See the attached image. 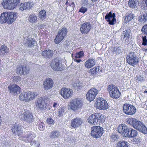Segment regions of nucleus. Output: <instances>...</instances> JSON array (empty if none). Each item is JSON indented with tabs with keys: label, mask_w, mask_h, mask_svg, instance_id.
Segmentation results:
<instances>
[{
	"label": "nucleus",
	"mask_w": 147,
	"mask_h": 147,
	"mask_svg": "<svg viewBox=\"0 0 147 147\" xmlns=\"http://www.w3.org/2000/svg\"><path fill=\"white\" fill-rule=\"evenodd\" d=\"M146 50L147 51V49Z\"/></svg>",
	"instance_id": "0e129e2a"
},
{
	"label": "nucleus",
	"mask_w": 147,
	"mask_h": 147,
	"mask_svg": "<svg viewBox=\"0 0 147 147\" xmlns=\"http://www.w3.org/2000/svg\"><path fill=\"white\" fill-rule=\"evenodd\" d=\"M142 45H146L147 43V39L145 36H143L142 37Z\"/></svg>",
	"instance_id": "3c124183"
},
{
	"label": "nucleus",
	"mask_w": 147,
	"mask_h": 147,
	"mask_svg": "<svg viewBox=\"0 0 147 147\" xmlns=\"http://www.w3.org/2000/svg\"><path fill=\"white\" fill-rule=\"evenodd\" d=\"M19 115L21 119L28 123H31L34 121L33 115L29 110H24L23 114L20 113Z\"/></svg>",
	"instance_id": "0eeeda50"
},
{
	"label": "nucleus",
	"mask_w": 147,
	"mask_h": 147,
	"mask_svg": "<svg viewBox=\"0 0 147 147\" xmlns=\"http://www.w3.org/2000/svg\"><path fill=\"white\" fill-rule=\"evenodd\" d=\"M111 139L112 140V141H115L117 139V137L116 134H112L111 136Z\"/></svg>",
	"instance_id": "603ef678"
},
{
	"label": "nucleus",
	"mask_w": 147,
	"mask_h": 147,
	"mask_svg": "<svg viewBox=\"0 0 147 147\" xmlns=\"http://www.w3.org/2000/svg\"><path fill=\"white\" fill-rule=\"evenodd\" d=\"M45 100H44L43 98H40L38 99L37 100V104L38 106L37 107V109H39L41 111L44 110L45 108L47 109L48 108V107L46 106L45 107Z\"/></svg>",
	"instance_id": "5701e85b"
},
{
	"label": "nucleus",
	"mask_w": 147,
	"mask_h": 147,
	"mask_svg": "<svg viewBox=\"0 0 147 147\" xmlns=\"http://www.w3.org/2000/svg\"><path fill=\"white\" fill-rule=\"evenodd\" d=\"M138 134L137 130L131 128L129 127L126 137L130 138H133L136 136Z\"/></svg>",
	"instance_id": "393cba45"
},
{
	"label": "nucleus",
	"mask_w": 147,
	"mask_h": 147,
	"mask_svg": "<svg viewBox=\"0 0 147 147\" xmlns=\"http://www.w3.org/2000/svg\"><path fill=\"white\" fill-rule=\"evenodd\" d=\"M42 55L44 57L49 58L53 55V52L50 50H46L42 52Z\"/></svg>",
	"instance_id": "c85d7f7f"
},
{
	"label": "nucleus",
	"mask_w": 147,
	"mask_h": 147,
	"mask_svg": "<svg viewBox=\"0 0 147 147\" xmlns=\"http://www.w3.org/2000/svg\"><path fill=\"white\" fill-rule=\"evenodd\" d=\"M127 122L134 128L137 129L140 125L142 123L137 119L134 118H129L127 120Z\"/></svg>",
	"instance_id": "aec40b11"
},
{
	"label": "nucleus",
	"mask_w": 147,
	"mask_h": 147,
	"mask_svg": "<svg viewBox=\"0 0 147 147\" xmlns=\"http://www.w3.org/2000/svg\"><path fill=\"white\" fill-rule=\"evenodd\" d=\"M130 30L128 28H126L123 32V35L124 38H128L130 36Z\"/></svg>",
	"instance_id": "58836bf2"
},
{
	"label": "nucleus",
	"mask_w": 147,
	"mask_h": 147,
	"mask_svg": "<svg viewBox=\"0 0 147 147\" xmlns=\"http://www.w3.org/2000/svg\"><path fill=\"white\" fill-rule=\"evenodd\" d=\"M102 105L99 107V109L100 110L107 109L109 108V105L107 102L105 100H102Z\"/></svg>",
	"instance_id": "c9c22d12"
},
{
	"label": "nucleus",
	"mask_w": 147,
	"mask_h": 147,
	"mask_svg": "<svg viewBox=\"0 0 147 147\" xmlns=\"http://www.w3.org/2000/svg\"><path fill=\"white\" fill-rule=\"evenodd\" d=\"M95 63V60L92 58H90L86 61L84 66L86 68L88 69L92 67Z\"/></svg>",
	"instance_id": "a878e982"
},
{
	"label": "nucleus",
	"mask_w": 147,
	"mask_h": 147,
	"mask_svg": "<svg viewBox=\"0 0 147 147\" xmlns=\"http://www.w3.org/2000/svg\"><path fill=\"white\" fill-rule=\"evenodd\" d=\"M38 17L42 20L45 19L46 11L45 10H43L40 11L38 14Z\"/></svg>",
	"instance_id": "ea45409f"
},
{
	"label": "nucleus",
	"mask_w": 147,
	"mask_h": 147,
	"mask_svg": "<svg viewBox=\"0 0 147 147\" xmlns=\"http://www.w3.org/2000/svg\"><path fill=\"white\" fill-rule=\"evenodd\" d=\"M115 15L114 13H112L111 11L106 15L105 19L109 22L110 25H114L116 22V19L115 18Z\"/></svg>",
	"instance_id": "dca6fc26"
},
{
	"label": "nucleus",
	"mask_w": 147,
	"mask_h": 147,
	"mask_svg": "<svg viewBox=\"0 0 147 147\" xmlns=\"http://www.w3.org/2000/svg\"><path fill=\"white\" fill-rule=\"evenodd\" d=\"M60 92L61 95L65 98L71 97L73 94L71 89L65 87L62 88Z\"/></svg>",
	"instance_id": "2eb2a0df"
},
{
	"label": "nucleus",
	"mask_w": 147,
	"mask_h": 147,
	"mask_svg": "<svg viewBox=\"0 0 147 147\" xmlns=\"http://www.w3.org/2000/svg\"><path fill=\"white\" fill-rule=\"evenodd\" d=\"M84 52L83 51H80L76 53L75 56L76 58H80L84 56Z\"/></svg>",
	"instance_id": "a18cd8bd"
},
{
	"label": "nucleus",
	"mask_w": 147,
	"mask_h": 147,
	"mask_svg": "<svg viewBox=\"0 0 147 147\" xmlns=\"http://www.w3.org/2000/svg\"><path fill=\"white\" fill-rule=\"evenodd\" d=\"M36 95L34 92L29 91L26 92H23L19 96V100L22 101L28 102L34 99Z\"/></svg>",
	"instance_id": "7ed1b4c3"
},
{
	"label": "nucleus",
	"mask_w": 147,
	"mask_h": 147,
	"mask_svg": "<svg viewBox=\"0 0 147 147\" xmlns=\"http://www.w3.org/2000/svg\"><path fill=\"white\" fill-rule=\"evenodd\" d=\"M46 121L47 123L50 125H53L55 123L54 120L50 117L48 118Z\"/></svg>",
	"instance_id": "de8ad7c7"
},
{
	"label": "nucleus",
	"mask_w": 147,
	"mask_h": 147,
	"mask_svg": "<svg viewBox=\"0 0 147 147\" xmlns=\"http://www.w3.org/2000/svg\"><path fill=\"white\" fill-rule=\"evenodd\" d=\"M137 129L144 134H146L147 133V129L146 126L142 123Z\"/></svg>",
	"instance_id": "473e14b6"
},
{
	"label": "nucleus",
	"mask_w": 147,
	"mask_h": 147,
	"mask_svg": "<svg viewBox=\"0 0 147 147\" xmlns=\"http://www.w3.org/2000/svg\"><path fill=\"white\" fill-rule=\"evenodd\" d=\"M147 20V13L143 12L138 18V21L142 23H144Z\"/></svg>",
	"instance_id": "c756f323"
},
{
	"label": "nucleus",
	"mask_w": 147,
	"mask_h": 147,
	"mask_svg": "<svg viewBox=\"0 0 147 147\" xmlns=\"http://www.w3.org/2000/svg\"><path fill=\"white\" fill-rule=\"evenodd\" d=\"M67 32V29L65 28H62L61 30H59L54 40L55 43H59L65 36Z\"/></svg>",
	"instance_id": "9b49d317"
},
{
	"label": "nucleus",
	"mask_w": 147,
	"mask_h": 147,
	"mask_svg": "<svg viewBox=\"0 0 147 147\" xmlns=\"http://www.w3.org/2000/svg\"><path fill=\"white\" fill-rule=\"evenodd\" d=\"M30 71V68L27 66H19L16 69V72L20 75H26Z\"/></svg>",
	"instance_id": "f3484780"
},
{
	"label": "nucleus",
	"mask_w": 147,
	"mask_h": 147,
	"mask_svg": "<svg viewBox=\"0 0 147 147\" xmlns=\"http://www.w3.org/2000/svg\"><path fill=\"white\" fill-rule=\"evenodd\" d=\"M145 4L146 6H147V0H146L145 1Z\"/></svg>",
	"instance_id": "052dcab7"
},
{
	"label": "nucleus",
	"mask_w": 147,
	"mask_h": 147,
	"mask_svg": "<svg viewBox=\"0 0 147 147\" xmlns=\"http://www.w3.org/2000/svg\"><path fill=\"white\" fill-rule=\"evenodd\" d=\"M21 126L18 124H13L11 129L12 132L15 135L19 136V139L26 143L30 142L31 145L36 144V142L33 140V139L36 137V134L31 131L25 132L23 135V132L21 130Z\"/></svg>",
	"instance_id": "f257e3e1"
},
{
	"label": "nucleus",
	"mask_w": 147,
	"mask_h": 147,
	"mask_svg": "<svg viewBox=\"0 0 147 147\" xmlns=\"http://www.w3.org/2000/svg\"><path fill=\"white\" fill-rule=\"evenodd\" d=\"M128 128L129 127L126 126L122 124L117 127V131L123 137H125Z\"/></svg>",
	"instance_id": "4be33fe9"
},
{
	"label": "nucleus",
	"mask_w": 147,
	"mask_h": 147,
	"mask_svg": "<svg viewBox=\"0 0 147 147\" xmlns=\"http://www.w3.org/2000/svg\"><path fill=\"white\" fill-rule=\"evenodd\" d=\"M58 106V104H57V103L55 102L53 105V107L54 108V109H55Z\"/></svg>",
	"instance_id": "6e6d98bb"
},
{
	"label": "nucleus",
	"mask_w": 147,
	"mask_h": 147,
	"mask_svg": "<svg viewBox=\"0 0 147 147\" xmlns=\"http://www.w3.org/2000/svg\"><path fill=\"white\" fill-rule=\"evenodd\" d=\"M51 67L55 70H60L62 67L61 61L57 58L54 59L51 64Z\"/></svg>",
	"instance_id": "a211bd4d"
},
{
	"label": "nucleus",
	"mask_w": 147,
	"mask_h": 147,
	"mask_svg": "<svg viewBox=\"0 0 147 147\" xmlns=\"http://www.w3.org/2000/svg\"><path fill=\"white\" fill-rule=\"evenodd\" d=\"M129 143L126 141H120L117 144V147H128Z\"/></svg>",
	"instance_id": "4c0bfd02"
},
{
	"label": "nucleus",
	"mask_w": 147,
	"mask_h": 147,
	"mask_svg": "<svg viewBox=\"0 0 147 147\" xmlns=\"http://www.w3.org/2000/svg\"><path fill=\"white\" fill-rule=\"evenodd\" d=\"M108 90L110 96L113 98H117L120 95L121 93L119 90L114 85L111 84L109 85L108 87Z\"/></svg>",
	"instance_id": "423d86ee"
},
{
	"label": "nucleus",
	"mask_w": 147,
	"mask_h": 147,
	"mask_svg": "<svg viewBox=\"0 0 147 147\" xmlns=\"http://www.w3.org/2000/svg\"><path fill=\"white\" fill-rule=\"evenodd\" d=\"M144 93H147V91H146V90H145V91H144Z\"/></svg>",
	"instance_id": "680f3d73"
},
{
	"label": "nucleus",
	"mask_w": 147,
	"mask_h": 147,
	"mask_svg": "<svg viewBox=\"0 0 147 147\" xmlns=\"http://www.w3.org/2000/svg\"><path fill=\"white\" fill-rule=\"evenodd\" d=\"M19 78V77L18 76H14L13 77V81L15 82H18V80Z\"/></svg>",
	"instance_id": "5fc2aeb1"
},
{
	"label": "nucleus",
	"mask_w": 147,
	"mask_h": 147,
	"mask_svg": "<svg viewBox=\"0 0 147 147\" xmlns=\"http://www.w3.org/2000/svg\"><path fill=\"white\" fill-rule=\"evenodd\" d=\"M134 17L135 16L133 14L130 13L125 18V19H127L128 21H129L132 20Z\"/></svg>",
	"instance_id": "c03bdc74"
},
{
	"label": "nucleus",
	"mask_w": 147,
	"mask_h": 147,
	"mask_svg": "<svg viewBox=\"0 0 147 147\" xmlns=\"http://www.w3.org/2000/svg\"><path fill=\"white\" fill-rule=\"evenodd\" d=\"M102 69H100V68L98 67H94L92 69H91L89 71V73L92 76L98 74L100 71L102 72Z\"/></svg>",
	"instance_id": "2f4dec72"
},
{
	"label": "nucleus",
	"mask_w": 147,
	"mask_h": 147,
	"mask_svg": "<svg viewBox=\"0 0 147 147\" xmlns=\"http://www.w3.org/2000/svg\"><path fill=\"white\" fill-rule=\"evenodd\" d=\"M35 42L36 41L33 38H28L26 41V43L28 47H32L34 46Z\"/></svg>",
	"instance_id": "72a5a7b5"
},
{
	"label": "nucleus",
	"mask_w": 147,
	"mask_h": 147,
	"mask_svg": "<svg viewBox=\"0 0 147 147\" xmlns=\"http://www.w3.org/2000/svg\"><path fill=\"white\" fill-rule=\"evenodd\" d=\"M9 52V49L4 44L2 45L0 48V55L4 56L5 54Z\"/></svg>",
	"instance_id": "cd10ccee"
},
{
	"label": "nucleus",
	"mask_w": 147,
	"mask_h": 147,
	"mask_svg": "<svg viewBox=\"0 0 147 147\" xmlns=\"http://www.w3.org/2000/svg\"><path fill=\"white\" fill-rule=\"evenodd\" d=\"M87 11V9L83 6L79 10V11L84 13Z\"/></svg>",
	"instance_id": "8fccbe9b"
},
{
	"label": "nucleus",
	"mask_w": 147,
	"mask_h": 147,
	"mask_svg": "<svg viewBox=\"0 0 147 147\" xmlns=\"http://www.w3.org/2000/svg\"><path fill=\"white\" fill-rule=\"evenodd\" d=\"M75 61L76 62H77V63H80L81 61L82 60L81 59H76V60H75Z\"/></svg>",
	"instance_id": "13d9d810"
},
{
	"label": "nucleus",
	"mask_w": 147,
	"mask_h": 147,
	"mask_svg": "<svg viewBox=\"0 0 147 147\" xmlns=\"http://www.w3.org/2000/svg\"><path fill=\"white\" fill-rule=\"evenodd\" d=\"M141 30L142 32L144 33L145 34H147V24L143 27Z\"/></svg>",
	"instance_id": "09e8293b"
},
{
	"label": "nucleus",
	"mask_w": 147,
	"mask_h": 147,
	"mask_svg": "<svg viewBox=\"0 0 147 147\" xmlns=\"http://www.w3.org/2000/svg\"><path fill=\"white\" fill-rule=\"evenodd\" d=\"M91 129V136L96 138L100 137L103 133V128L99 126H93Z\"/></svg>",
	"instance_id": "6e6552de"
},
{
	"label": "nucleus",
	"mask_w": 147,
	"mask_h": 147,
	"mask_svg": "<svg viewBox=\"0 0 147 147\" xmlns=\"http://www.w3.org/2000/svg\"><path fill=\"white\" fill-rule=\"evenodd\" d=\"M137 80L138 81H141L143 80V78L141 76H139V77H138Z\"/></svg>",
	"instance_id": "4d7b16f0"
},
{
	"label": "nucleus",
	"mask_w": 147,
	"mask_h": 147,
	"mask_svg": "<svg viewBox=\"0 0 147 147\" xmlns=\"http://www.w3.org/2000/svg\"><path fill=\"white\" fill-rule=\"evenodd\" d=\"M53 82L50 78L46 79L44 81L43 86L45 90H48L51 88L53 86Z\"/></svg>",
	"instance_id": "412c9836"
},
{
	"label": "nucleus",
	"mask_w": 147,
	"mask_h": 147,
	"mask_svg": "<svg viewBox=\"0 0 147 147\" xmlns=\"http://www.w3.org/2000/svg\"><path fill=\"white\" fill-rule=\"evenodd\" d=\"M65 108L64 107H60L59 109V116L61 117L63 116V114L65 111Z\"/></svg>",
	"instance_id": "49530a36"
},
{
	"label": "nucleus",
	"mask_w": 147,
	"mask_h": 147,
	"mask_svg": "<svg viewBox=\"0 0 147 147\" xmlns=\"http://www.w3.org/2000/svg\"><path fill=\"white\" fill-rule=\"evenodd\" d=\"M75 88L77 90H80L84 86V84L81 82L76 83L74 84Z\"/></svg>",
	"instance_id": "a19ab883"
},
{
	"label": "nucleus",
	"mask_w": 147,
	"mask_h": 147,
	"mask_svg": "<svg viewBox=\"0 0 147 147\" xmlns=\"http://www.w3.org/2000/svg\"><path fill=\"white\" fill-rule=\"evenodd\" d=\"M20 0H4L2 4L5 9L12 10L20 3Z\"/></svg>",
	"instance_id": "20e7f679"
},
{
	"label": "nucleus",
	"mask_w": 147,
	"mask_h": 147,
	"mask_svg": "<svg viewBox=\"0 0 147 147\" xmlns=\"http://www.w3.org/2000/svg\"><path fill=\"white\" fill-rule=\"evenodd\" d=\"M123 110L125 114L132 115L135 113L136 109L133 105L126 103L123 105Z\"/></svg>",
	"instance_id": "9d476101"
},
{
	"label": "nucleus",
	"mask_w": 147,
	"mask_h": 147,
	"mask_svg": "<svg viewBox=\"0 0 147 147\" xmlns=\"http://www.w3.org/2000/svg\"><path fill=\"white\" fill-rule=\"evenodd\" d=\"M67 3H68V2H67V1L66 2V3H65V4H66L67 5Z\"/></svg>",
	"instance_id": "e2e57ef3"
},
{
	"label": "nucleus",
	"mask_w": 147,
	"mask_h": 147,
	"mask_svg": "<svg viewBox=\"0 0 147 147\" xmlns=\"http://www.w3.org/2000/svg\"><path fill=\"white\" fill-rule=\"evenodd\" d=\"M8 88L9 93L14 96L18 95L21 92V88L16 84L10 85Z\"/></svg>",
	"instance_id": "1a4fd4ad"
},
{
	"label": "nucleus",
	"mask_w": 147,
	"mask_h": 147,
	"mask_svg": "<svg viewBox=\"0 0 147 147\" xmlns=\"http://www.w3.org/2000/svg\"><path fill=\"white\" fill-rule=\"evenodd\" d=\"M29 21L32 23H35L37 20V17L35 15L32 14L29 16Z\"/></svg>",
	"instance_id": "79ce46f5"
},
{
	"label": "nucleus",
	"mask_w": 147,
	"mask_h": 147,
	"mask_svg": "<svg viewBox=\"0 0 147 147\" xmlns=\"http://www.w3.org/2000/svg\"><path fill=\"white\" fill-rule=\"evenodd\" d=\"M103 116L100 114L95 113L92 115L88 119V121L92 124H96L98 121L102 119Z\"/></svg>",
	"instance_id": "f8f14e48"
},
{
	"label": "nucleus",
	"mask_w": 147,
	"mask_h": 147,
	"mask_svg": "<svg viewBox=\"0 0 147 147\" xmlns=\"http://www.w3.org/2000/svg\"><path fill=\"white\" fill-rule=\"evenodd\" d=\"M69 107L73 110L75 111L80 108L82 106V103L81 100L78 99H76L70 103Z\"/></svg>",
	"instance_id": "ddd939ff"
},
{
	"label": "nucleus",
	"mask_w": 147,
	"mask_h": 147,
	"mask_svg": "<svg viewBox=\"0 0 147 147\" xmlns=\"http://www.w3.org/2000/svg\"><path fill=\"white\" fill-rule=\"evenodd\" d=\"M33 5L34 4L32 2L22 3L19 6V9L22 11H23L26 9H29L33 6Z\"/></svg>",
	"instance_id": "b1692460"
},
{
	"label": "nucleus",
	"mask_w": 147,
	"mask_h": 147,
	"mask_svg": "<svg viewBox=\"0 0 147 147\" xmlns=\"http://www.w3.org/2000/svg\"><path fill=\"white\" fill-rule=\"evenodd\" d=\"M91 28L90 23L86 22L82 24L80 28V30L82 34H86L88 33Z\"/></svg>",
	"instance_id": "6ab92c4d"
},
{
	"label": "nucleus",
	"mask_w": 147,
	"mask_h": 147,
	"mask_svg": "<svg viewBox=\"0 0 147 147\" xmlns=\"http://www.w3.org/2000/svg\"><path fill=\"white\" fill-rule=\"evenodd\" d=\"M126 61L129 64L134 66L138 63L139 58L136 56L134 53L130 52L128 54Z\"/></svg>",
	"instance_id": "39448f33"
},
{
	"label": "nucleus",
	"mask_w": 147,
	"mask_h": 147,
	"mask_svg": "<svg viewBox=\"0 0 147 147\" xmlns=\"http://www.w3.org/2000/svg\"><path fill=\"white\" fill-rule=\"evenodd\" d=\"M82 123V121L80 118H76L71 121V126L73 127H78Z\"/></svg>",
	"instance_id": "bb28decb"
},
{
	"label": "nucleus",
	"mask_w": 147,
	"mask_h": 147,
	"mask_svg": "<svg viewBox=\"0 0 147 147\" xmlns=\"http://www.w3.org/2000/svg\"><path fill=\"white\" fill-rule=\"evenodd\" d=\"M121 48L120 47H113L112 48V51L114 54H119L121 53Z\"/></svg>",
	"instance_id": "f704fd0d"
},
{
	"label": "nucleus",
	"mask_w": 147,
	"mask_h": 147,
	"mask_svg": "<svg viewBox=\"0 0 147 147\" xmlns=\"http://www.w3.org/2000/svg\"><path fill=\"white\" fill-rule=\"evenodd\" d=\"M102 100H103L102 98H98L96 102V107L99 109V107L102 105Z\"/></svg>",
	"instance_id": "37998d69"
},
{
	"label": "nucleus",
	"mask_w": 147,
	"mask_h": 147,
	"mask_svg": "<svg viewBox=\"0 0 147 147\" xmlns=\"http://www.w3.org/2000/svg\"><path fill=\"white\" fill-rule=\"evenodd\" d=\"M17 17L16 13L13 12H5L1 13L0 17V23L1 24L7 22L10 24L13 23Z\"/></svg>",
	"instance_id": "f03ea898"
},
{
	"label": "nucleus",
	"mask_w": 147,
	"mask_h": 147,
	"mask_svg": "<svg viewBox=\"0 0 147 147\" xmlns=\"http://www.w3.org/2000/svg\"><path fill=\"white\" fill-rule=\"evenodd\" d=\"M45 127L42 124L40 125L38 127V129L40 131H42L45 129Z\"/></svg>",
	"instance_id": "864d4df0"
},
{
	"label": "nucleus",
	"mask_w": 147,
	"mask_h": 147,
	"mask_svg": "<svg viewBox=\"0 0 147 147\" xmlns=\"http://www.w3.org/2000/svg\"><path fill=\"white\" fill-rule=\"evenodd\" d=\"M60 135V133L57 131H52L50 134V138H56Z\"/></svg>",
	"instance_id": "e433bc0d"
},
{
	"label": "nucleus",
	"mask_w": 147,
	"mask_h": 147,
	"mask_svg": "<svg viewBox=\"0 0 147 147\" xmlns=\"http://www.w3.org/2000/svg\"><path fill=\"white\" fill-rule=\"evenodd\" d=\"M98 91L96 89L92 88L88 91L86 95L87 99L90 101L93 100L96 96L98 94Z\"/></svg>",
	"instance_id": "4468645a"
},
{
	"label": "nucleus",
	"mask_w": 147,
	"mask_h": 147,
	"mask_svg": "<svg viewBox=\"0 0 147 147\" xmlns=\"http://www.w3.org/2000/svg\"><path fill=\"white\" fill-rule=\"evenodd\" d=\"M139 2L138 0H129L128 4L129 7L133 8L137 7Z\"/></svg>",
	"instance_id": "7c9ffc66"
},
{
	"label": "nucleus",
	"mask_w": 147,
	"mask_h": 147,
	"mask_svg": "<svg viewBox=\"0 0 147 147\" xmlns=\"http://www.w3.org/2000/svg\"><path fill=\"white\" fill-rule=\"evenodd\" d=\"M70 5H72V6H74V3L73 2H72V3H71Z\"/></svg>",
	"instance_id": "bf43d9fd"
}]
</instances>
